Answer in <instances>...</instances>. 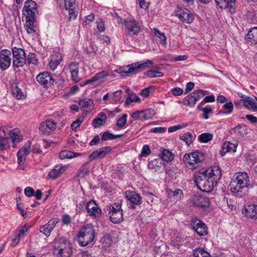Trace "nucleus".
I'll use <instances>...</instances> for the list:
<instances>
[{
  "label": "nucleus",
  "instance_id": "1",
  "mask_svg": "<svg viewBox=\"0 0 257 257\" xmlns=\"http://www.w3.org/2000/svg\"><path fill=\"white\" fill-rule=\"evenodd\" d=\"M221 176L220 167L214 166L196 175L195 181L199 189L209 193L213 190Z\"/></svg>",
  "mask_w": 257,
  "mask_h": 257
},
{
  "label": "nucleus",
  "instance_id": "2",
  "mask_svg": "<svg viewBox=\"0 0 257 257\" xmlns=\"http://www.w3.org/2000/svg\"><path fill=\"white\" fill-rule=\"evenodd\" d=\"M153 64L154 62L152 60H147L145 61H140L132 63L119 68L114 71L122 74V75L125 74L126 76H127L130 74H136L141 71L150 67Z\"/></svg>",
  "mask_w": 257,
  "mask_h": 257
},
{
  "label": "nucleus",
  "instance_id": "3",
  "mask_svg": "<svg viewBox=\"0 0 257 257\" xmlns=\"http://www.w3.org/2000/svg\"><path fill=\"white\" fill-rule=\"evenodd\" d=\"M95 235L94 227L92 224H87L82 227L78 232L77 240L81 246H85L92 242Z\"/></svg>",
  "mask_w": 257,
  "mask_h": 257
},
{
  "label": "nucleus",
  "instance_id": "4",
  "mask_svg": "<svg viewBox=\"0 0 257 257\" xmlns=\"http://www.w3.org/2000/svg\"><path fill=\"white\" fill-rule=\"evenodd\" d=\"M250 185L249 178L246 172L238 173L235 179L230 182V189L232 192L238 193L244 188H247Z\"/></svg>",
  "mask_w": 257,
  "mask_h": 257
},
{
  "label": "nucleus",
  "instance_id": "5",
  "mask_svg": "<svg viewBox=\"0 0 257 257\" xmlns=\"http://www.w3.org/2000/svg\"><path fill=\"white\" fill-rule=\"evenodd\" d=\"M54 253L57 257H70L72 253L71 244L64 238H57L54 241Z\"/></svg>",
  "mask_w": 257,
  "mask_h": 257
},
{
  "label": "nucleus",
  "instance_id": "6",
  "mask_svg": "<svg viewBox=\"0 0 257 257\" xmlns=\"http://www.w3.org/2000/svg\"><path fill=\"white\" fill-rule=\"evenodd\" d=\"M204 160V154L198 151L186 154L183 157L186 166L191 170L197 168Z\"/></svg>",
  "mask_w": 257,
  "mask_h": 257
},
{
  "label": "nucleus",
  "instance_id": "7",
  "mask_svg": "<svg viewBox=\"0 0 257 257\" xmlns=\"http://www.w3.org/2000/svg\"><path fill=\"white\" fill-rule=\"evenodd\" d=\"M123 24L125 26L126 33L123 36V40L125 44L130 43L129 38H133L134 36L138 35L141 31L140 24L134 19H125L123 21Z\"/></svg>",
  "mask_w": 257,
  "mask_h": 257
},
{
  "label": "nucleus",
  "instance_id": "8",
  "mask_svg": "<svg viewBox=\"0 0 257 257\" xmlns=\"http://www.w3.org/2000/svg\"><path fill=\"white\" fill-rule=\"evenodd\" d=\"M122 200H118L108 207V215L110 220L113 223L118 224L123 221V210L121 209Z\"/></svg>",
  "mask_w": 257,
  "mask_h": 257
},
{
  "label": "nucleus",
  "instance_id": "9",
  "mask_svg": "<svg viewBox=\"0 0 257 257\" xmlns=\"http://www.w3.org/2000/svg\"><path fill=\"white\" fill-rule=\"evenodd\" d=\"M12 52L13 66L17 68L23 66L27 62L24 50L15 47L12 48Z\"/></svg>",
  "mask_w": 257,
  "mask_h": 257
},
{
  "label": "nucleus",
  "instance_id": "10",
  "mask_svg": "<svg viewBox=\"0 0 257 257\" xmlns=\"http://www.w3.org/2000/svg\"><path fill=\"white\" fill-rule=\"evenodd\" d=\"M192 228L200 236H205L208 234L207 227L205 224L196 217H192L190 221Z\"/></svg>",
  "mask_w": 257,
  "mask_h": 257
},
{
  "label": "nucleus",
  "instance_id": "11",
  "mask_svg": "<svg viewBox=\"0 0 257 257\" xmlns=\"http://www.w3.org/2000/svg\"><path fill=\"white\" fill-rule=\"evenodd\" d=\"M23 9L26 18L33 19L35 18V14L37 12V4L32 0H27L25 3Z\"/></svg>",
  "mask_w": 257,
  "mask_h": 257
},
{
  "label": "nucleus",
  "instance_id": "12",
  "mask_svg": "<svg viewBox=\"0 0 257 257\" xmlns=\"http://www.w3.org/2000/svg\"><path fill=\"white\" fill-rule=\"evenodd\" d=\"M112 150V148L109 146L103 147L92 152L89 155L90 161L94 160H99L104 158Z\"/></svg>",
  "mask_w": 257,
  "mask_h": 257
},
{
  "label": "nucleus",
  "instance_id": "13",
  "mask_svg": "<svg viewBox=\"0 0 257 257\" xmlns=\"http://www.w3.org/2000/svg\"><path fill=\"white\" fill-rule=\"evenodd\" d=\"M11 51L4 49L0 51V68L3 70L7 69L11 65Z\"/></svg>",
  "mask_w": 257,
  "mask_h": 257
},
{
  "label": "nucleus",
  "instance_id": "14",
  "mask_svg": "<svg viewBox=\"0 0 257 257\" xmlns=\"http://www.w3.org/2000/svg\"><path fill=\"white\" fill-rule=\"evenodd\" d=\"M36 80L40 85L44 87H48L51 84H53L54 82V80L50 73L45 71L40 73L37 75Z\"/></svg>",
  "mask_w": 257,
  "mask_h": 257
},
{
  "label": "nucleus",
  "instance_id": "15",
  "mask_svg": "<svg viewBox=\"0 0 257 257\" xmlns=\"http://www.w3.org/2000/svg\"><path fill=\"white\" fill-rule=\"evenodd\" d=\"M125 196L126 199L132 203L130 206L132 209L136 208V205H140L142 202L141 196L135 191H126Z\"/></svg>",
  "mask_w": 257,
  "mask_h": 257
},
{
  "label": "nucleus",
  "instance_id": "16",
  "mask_svg": "<svg viewBox=\"0 0 257 257\" xmlns=\"http://www.w3.org/2000/svg\"><path fill=\"white\" fill-rule=\"evenodd\" d=\"M68 165L59 164L56 165L48 174L49 179H55L61 175L68 168Z\"/></svg>",
  "mask_w": 257,
  "mask_h": 257
},
{
  "label": "nucleus",
  "instance_id": "17",
  "mask_svg": "<svg viewBox=\"0 0 257 257\" xmlns=\"http://www.w3.org/2000/svg\"><path fill=\"white\" fill-rule=\"evenodd\" d=\"M220 9H225L231 13L235 12V0H215Z\"/></svg>",
  "mask_w": 257,
  "mask_h": 257
},
{
  "label": "nucleus",
  "instance_id": "18",
  "mask_svg": "<svg viewBox=\"0 0 257 257\" xmlns=\"http://www.w3.org/2000/svg\"><path fill=\"white\" fill-rule=\"evenodd\" d=\"M69 69L71 73L72 80L75 82H79L81 79V77L79 71V64L76 62L71 63L69 66Z\"/></svg>",
  "mask_w": 257,
  "mask_h": 257
},
{
  "label": "nucleus",
  "instance_id": "19",
  "mask_svg": "<svg viewBox=\"0 0 257 257\" xmlns=\"http://www.w3.org/2000/svg\"><path fill=\"white\" fill-rule=\"evenodd\" d=\"M176 16L182 22L189 24L191 23L194 19V15L187 9L181 10Z\"/></svg>",
  "mask_w": 257,
  "mask_h": 257
},
{
  "label": "nucleus",
  "instance_id": "20",
  "mask_svg": "<svg viewBox=\"0 0 257 257\" xmlns=\"http://www.w3.org/2000/svg\"><path fill=\"white\" fill-rule=\"evenodd\" d=\"M86 209L90 216L98 217L101 213V210L94 200H91L86 203Z\"/></svg>",
  "mask_w": 257,
  "mask_h": 257
},
{
  "label": "nucleus",
  "instance_id": "21",
  "mask_svg": "<svg viewBox=\"0 0 257 257\" xmlns=\"http://www.w3.org/2000/svg\"><path fill=\"white\" fill-rule=\"evenodd\" d=\"M79 105L84 112H89L94 108L93 100L91 99L85 98L81 99L79 101Z\"/></svg>",
  "mask_w": 257,
  "mask_h": 257
},
{
  "label": "nucleus",
  "instance_id": "22",
  "mask_svg": "<svg viewBox=\"0 0 257 257\" xmlns=\"http://www.w3.org/2000/svg\"><path fill=\"white\" fill-rule=\"evenodd\" d=\"M193 204L198 207L205 208L209 206V199L200 195H195L192 200Z\"/></svg>",
  "mask_w": 257,
  "mask_h": 257
},
{
  "label": "nucleus",
  "instance_id": "23",
  "mask_svg": "<svg viewBox=\"0 0 257 257\" xmlns=\"http://www.w3.org/2000/svg\"><path fill=\"white\" fill-rule=\"evenodd\" d=\"M56 127V124L55 121L52 119H48L41 123L39 129L44 133H49L55 130Z\"/></svg>",
  "mask_w": 257,
  "mask_h": 257
},
{
  "label": "nucleus",
  "instance_id": "24",
  "mask_svg": "<svg viewBox=\"0 0 257 257\" xmlns=\"http://www.w3.org/2000/svg\"><path fill=\"white\" fill-rule=\"evenodd\" d=\"M49 67L52 70H55L62 60V56L60 53H54L50 57Z\"/></svg>",
  "mask_w": 257,
  "mask_h": 257
},
{
  "label": "nucleus",
  "instance_id": "25",
  "mask_svg": "<svg viewBox=\"0 0 257 257\" xmlns=\"http://www.w3.org/2000/svg\"><path fill=\"white\" fill-rule=\"evenodd\" d=\"M30 153V145L25 146L17 153L18 163L23 165L25 161V157Z\"/></svg>",
  "mask_w": 257,
  "mask_h": 257
},
{
  "label": "nucleus",
  "instance_id": "26",
  "mask_svg": "<svg viewBox=\"0 0 257 257\" xmlns=\"http://www.w3.org/2000/svg\"><path fill=\"white\" fill-rule=\"evenodd\" d=\"M35 21V18H33V19L26 18L25 28L28 34L34 35V34L36 33V30H35V26L34 25Z\"/></svg>",
  "mask_w": 257,
  "mask_h": 257
},
{
  "label": "nucleus",
  "instance_id": "27",
  "mask_svg": "<svg viewBox=\"0 0 257 257\" xmlns=\"http://www.w3.org/2000/svg\"><path fill=\"white\" fill-rule=\"evenodd\" d=\"M106 119V116L105 113L101 112L97 115L96 118L93 120L92 125L95 128L98 127L105 123Z\"/></svg>",
  "mask_w": 257,
  "mask_h": 257
},
{
  "label": "nucleus",
  "instance_id": "28",
  "mask_svg": "<svg viewBox=\"0 0 257 257\" xmlns=\"http://www.w3.org/2000/svg\"><path fill=\"white\" fill-rule=\"evenodd\" d=\"M237 145L236 144L230 143L228 142H225L222 146L221 154L222 155L227 153H233L236 152Z\"/></svg>",
  "mask_w": 257,
  "mask_h": 257
},
{
  "label": "nucleus",
  "instance_id": "29",
  "mask_svg": "<svg viewBox=\"0 0 257 257\" xmlns=\"http://www.w3.org/2000/svg\"><path fill=\"white\" fill-rule=\"evenodd\" d=\"M108 74L104 71H102L99 73L96 74L91 79H88L85 81L84 83L82 85L83 86L91 84L93 82L100 80L104 78L107 76Z\"/></svg>",
  "mask_w": 257,
  "mask_h": 257
},
{
  "label": "nucleus",
  "instance_id": "30",
  "mask_svg": "<svg viewBox=\"0 0 257 257\" xmlns=\"http://www.w3.org/2000/svg\"><path fill=\"white\" fill-rule=\"evenodd\" d=\"M246 40L252 44H257V27H254L250 30L246 36Z\"/></svg>",
  "mask_w": 257,
  "mask_h": 257
},
{
  "label": "nucleus",
  "instance_id": "31",
  "mask_svg": "<svg viewBox=\"0 0 257 257\" xmlns=\"http://www.w3.org/2000/svg\"><path fill=\"white\" fill-rule=\"evenodd\" d=\"M13 95L17 99H24L25 96L22 90L18 87L17 84H13L12 86Z\"/></svg>",
  "mask_w": 257,
  "mask_h": 257
},
{
  "label": "nucleus",
  "instance_id": "32",
  "mask_svg": "<svg viewBox=\"0 0 257 257\" xmlns=\"http://www.w3.org/2000/svg\"><path fill=\"white\" fill-rule=\"evenodd\" d=\"M232 132L237 136L242 137L246 135L247 130L246 126L244 124H239L232 128Z\"/></svg>",
  "mask_w": 257,
  "mask_h": 257
},
{
  "label": "nucleus",
  "instance_id": "33",
  "mask_svg": "<svg viewBox=\"0 0 257 257\" xmlns=\"http://www.w3.org/2000/svg\"><path fill=\"white\" fill-rule=\"evenodd\" d=\"M243 105L249 109L257 111V103L250 96L245 98Z\"/></svg>",
  "mask_w": 257,
  "mask_h": 257
},
{
  "label": "nucleus",
  "instance_id": "34",
  "mask_svg": "<svg viewBox=\"0 0 257 257\" xmlns=\"http://www.w3.org/2000/svg\"><path fill=\"white\" fill-rule=\"evenodd\" d=\"M126 92L128 93V96L125 101V104H129L133 102H139L140 101V98L129 88L126 89Z\"/></svg>",
  "mask_w": 257,
  "mask_h": 257
},
{
  "label": "nucleus",
  "instance_id": "35",
  "mask_svg": "<svg viewBox=\"0 0 257 257\" xmlns=\"http://www.w3.org/2000/svg\"><path fill=\"white\" fill-rule=\"evenodd\" d=\"M160 157L162 160L166 162H170L173 159V156L172 153L166 149L162 150L160 154Z\"/></svg>",
  "mask_w": 257,
  "mask_h": 257
},
{
  "label": "nucleus",
  "instance_id": "36",
  "mask_svg": "<svg viewBox=\"0 0 257 257\" xmlns=\"http://www.w3.org/2000/svg\"><path fill=\"white\" fill-rule=\"evenodd\" d=\"M255 209L256 207H254V204L248 205L247 207L245 208L246 216L251 218H256V215L255 214Z\"/></svg>",
  "mask_w": 257,
  "mask_h": 257
},
{
  "label": "nucleus",
  "instance_id": "37",
  "mask_svg": "<svg viewBox=\"0 0 257 257\" xmlns=\"http://www.w3.org/2000/svg\"><path fill=\"white\" fill-rule=\"evenodd\" d=\"M196 103V101L192 93L184 98V104L185 105L189 107H193Z\"/></svg>",
  "mask_w": 257,
  "mask_h": 257
},
{
  "label": "nucleus",
  "instance_id": "38",
  "mask_svg": "<svg viewBox=\"0 0 257 257\" xmlns=\"http://www.w3.org/2000/svg\"><path fill=\"white\" fill-rule=\"evenodd\" d=\"M193 255L194 257H211L207 251L200 247L193 250Z\"/></svg>",
  "mask_w": 257,
  "mask_h": 257
},
{
  "label": "nucleus",
  "instance_id": "39",
  "mask_svg": "<svg viewBox=\"0 0 257 257\" xmlns=\"http://www.w3.org/2000/svg\"><path fill=\"white\" fill-rule=\"evenodd\" d=\"M79 154L67 150H63L60 153L59 157L61 159H71L78 156Z\"/></svg>",
  "mask_w": 257,
  "mask_h": 257
},
{
  "label": "nucleus",
  "instance_id": "40",
  "mask_svg": "<svg viewBox=\"0 0 257 257\" xmlns=\"http://www.w3.org/2000/svg\"><path fill=\"white\" fill-rule=\"evenodd\" d=\"M213 139V135L210 133H203L198 137V141L201 143H207Z\"/></svg>",
  "mask_w": 257,
  "mask_h": 257
},
{
  "label": "nucleus",
  "instance_id": "41",
  "mask_svg": "<svg viewBox=\"0 0 257 257\" xmlns=\"http://www.w3.org/2000/svg\"><path fill=\"white\" fill-rule=\"evenodd\" d=\"M10 147V142L8 138L0 136V151L6 150Z\"/></svg>",
  "mask_w": 257,
  "mask_h": 257
},
{
  "label": "nucleus",
  "instance_id": "42",
  "mask_svg": "<svg viewBox=\"0 0 257 257\" xmlns=\"http://www.w3.org/2000/svg\"><path fill=\"white\" fill-rule=\"evenodd\" d=\"M122 90H118L114 92L113 94V97L110 98L111 103H116L121 101Z\"/></svg>",
  "mask_w": 257,
  "mask_h": 257
},
{
  "label": "nucleus",
  "instance_id": "43",
  "mask_svg": "<svg viewBox=\"0 0 257 257\" xmlns=\"http://www.w3.org/2000/svg\"><path fill=\"white\" fill-rule=\"evenodd\" d=\"M16 131L14 130H11L9 133L13 143H19L23 139V137L19 135Z\"/></svg>",
  "mask_w": 257,
  "mask_h": 257
},
{
  "label": "nucleus",
  "instance_id": "44",
  "mask_svg": "<svg viewBox=\"0 0 257 257\" xmlns=\"http://www.w3.org/2000/svg\"><path fill=\"white\" fill-rule=\"evenodd\" d=\"M121 136L122 135H121L115 136L111 133H108V132H105L103 133L101 136V140L102 141L112 140L116 138H120Z\"/></svg>",
  "mask_w": 257,
  "mask_h": 257
},
{
  "label": "nucleus",
  "instance_id": "45",
  "mask_svg": "<svg viewBox=\"0 0 257 257\" xmlns=\"http://www.w3.org/2000/svg\"><path fill=\"white\" fill-rule=\"evenodd\" d=\"M145 120L151 119L156 114V111L152 108L147 109L143 110Z\"/></svg>",
  "mask_w": 257,
  "mask_h": 257
},
{
  "label": "nucleus",
  "instance_id": "46",
  "mask_svg": "<svg viewBox=\"0 0 257 257\" xmlns=\"http://www.w3.org/2000/svg\"><path fill=\"white\" fill-rule=\"evenodd\" d=\"M94 18L93 14L85 16L82 21L83 26L86 28L89 27L90 23L94 21Z\"/></svg>",
  "mask_w": 257,
  "mask_h": 257
},
{
  "label": "nucleus",
  "instance_id": "47",
  "mask_svg": "<svg viewBox=\"0 0 257 257\" xmlns=\"http://www.w3.org/2000/svg\"><path fill=\"white\" fill-rule=\"evenodd\" d=\"M222 107L225 108V109H226V111L223 112V111H220L218 113L219 114H224H224H228L231 113L232 112L233 109V103L231 101L227 102L223 105Z\"/></svg>",
  "mask_w": 257,
  "mask_h": 257
},
{
  "label": "nucleus",
  "instance_id": "48",
  "mask_svg": "<svg viewBox=\"0 0 257 257\" xmlns=\"http://www.w3.org/2000/svg\"><path fill=\"white\" fill-rule=\"evenodd\" d=\"M52 230V229L47 224L40 226L39 228L40 232L47 237L50 235Z\"/></svg>",
  "mask_w": 257,
  "mask_h": 257
},
{
  "label": "nucleus",
  "instance_id": "49",
  "mask_svg": "<svg viewBox=\"0 0 257 257\" xmlns=\"http://www.w3.org/2000/svg\"><path fill=\"white\" fill-rule=\"evenodd\" d=\"M145 74L148 77L153 78L163 76L164 74L159 71L150 70L145 72Z\"/></svg>",
  "mask_w": 257,
  "mask_h": 257
},
{
  "label": "nucleus",
  "instance_id": "50",
  "mask_svg": "<svg viewBox=\"0 0 257 257\" xmlns=\"http://www.w3.org/2000/svg\"><path fill=\"white\" fill-rule=\"evenodd\" d=\"M193 97L197 101L207 94V91L202 89H198L192 92Z\"/></svg>",
  "mask_w": 257,
  "mask_h": 257
},
{
  "label": "nucleus",
  "instance_id": "51",
  "mask_svg": "<svg viewBox=\"0 0 257 257\" xmlns=\"http://www.w3.org/2000/svg\"><path fill=\"white\" fill-rule=\"evenodd\" d=\"M180 139L185 141L186 144L188 146H189L193 142V136L191 133H187L183 135V136L180 137Z\"/></svg>",
  "mask_w": 257,
  "mask_h": 257
},
{
  "label": "nucleus",
  "instance_id": "52",
  "mask_svg": "<svg viewBox=\"0 0 257 257\" xmlns=\"http://www.w3.org/2000/svg\"><path fill=\"white\" fill-rule=\"evenodd\" d=\"M131 117L134 120H145L144 114L143 113V110H137L131 114Z\"/></svg>",
  "mask_w": 257,
  "mask_h": 257
},
{
  "label": "nucleus",
  "instance_id": "53",
  "mask_svg": "<svg viewBox=\"0 0 257 257\" xmlns=\"http://www.w3.org/2000/svg\"><path fill=\"white\" fill-rule=\"evenodd\" d=\"M154 33L156 36L160 39L162 44L165 45L166 44V37L164 33H161L157 29H154Z\"/></svg>",
  "mask_w": 257,
  "mask_h": 257
},
{
  "label": "nucleus",
  "instance_id": "54",
  "mask_svg": "<svg viewBox=\"0 0 257 257\" xmlns=\"http://www.w3.org/2000/svg\"><path fill=\"white\" fill-rule=\"evenodd\" d=\"M245 158L248 163L254 164L257 161V156L252 153L246 154Z\"/></svg>",
  "mask_w": 257,
  "mask_h": 257
},
{
  "label": "nucleus",
  "instance_id": "55",
  "mask_svg": "<svg viewBox=\"0 0 257 257\" xmlns=\"http://www.w3.org/2000/svg\"><path fill=\"white\" fill-rule=\"evenodd\" d=\"M126 118L127 115L126 114H123L122 116L117 120L116 125L120 127H123L126 123Z\"/></svg>",
  "mask_w": 257,
  "mask_h": 257
},
{
  "label": "nucleus",
  "instance_id": "56",
  "mask_svg": "<svg viewBox=\"0 0 257 257\" xmlns=\"http://www.w3.org/2000/svg\"><path fill=\"white\" fill-rule=\"evenodd\" d=\"M97 25V28L99 32H102L105 31V24L104 22L100 19H98L96 22Z\"/></svg>",
  "mask_w": 257,
  "mask_h": 257
},
{
  "label": "nucleus",
  "instance_id": "57",
  "mask_svg": "<svg viewBox=\"0 0 257 257\" xmlns=\"http://www.w3.org/2000/svg\"><path fill=\"white\" fill-rule=\"evenodd\" d=\"M151 154V150L148 145H145L143 146L142 152L141 156L147 157Z\"/></svg>",
  "mask_w": 257,
  "mask_h": 257
},
{
  "label": "nucleus",
  "instance_id": "58",
  "mask_svg": "<svg viewBox=\"0 0 257 257\" xmlns=\"http://www.w3.org/2000/svg\"><path fill=\"white\" fill-rule=\"evenodd\" d=\"M144 194L146 197V199L148 203H151L154 202L155 195L149 191L145 192Z\"/></svg>",
  "mask_w": 257,
  "mask_h": 257
},
{
  "label": "nucleus",
  "instance_id": "59",
  "mask_svg": "<svg viewBox=\"0 0 257 257\" xmlns=\"http://www.w3.org/2000/svg\"><path fill=\"white\" fill-rule=\"evenodd\" d=\"M26 60L29 64H36L37 61L36 58L35 54L34 53H31L28 55L27 56V58H26Z\"/></svg>",
  "mask_w": 257,
  "mask_h": 257
},
{
  "label": "nucleus",
  "instance_id": "60",
  "mask_svg": "<svg viewBox=\"0 0 257 257\" xmlns=\"http://www.w3.org/2000/svg\"><path fill=\"white\" fill-rule=\"evenodd\" d=\"M75 0H65V7L66 10L74 8Z\"/></svg>",
  "mask_w": 257,
  "mask_h": 257
},
{
  "label": "nucleus",
  "instance_id": "61",
  "mask_svg": "<svg viewBox=\"0 0 257 257\" xmlns=\"http://www.w3.org/2000/svg\"><path fill=\"white\" fill-rule=\"evenodd\" d=\"M215 101V97L213 95L206 96L200 103V105L203 104L205 102H212Z\"/></svg>",
  "mask_w": 257,
  "mask_h": 257
},
{
  "label": "nucleus",
  "instance_id": "62",
  "mask_svg": "<svg viewBox=\"0 0 257 257\" xmlns=\"http://www.w3.org/2000/svg\"><path fill=\"white\" fill-rule=\"evenodd\" d=\"M202 111L203 112L204 118L205 119H207L209 118L208 114L212 111V109L210 106H207L203 108Z\"/></svg>",
  "mask_w": 257,
  "mask_h": 257
},
{
  "label": "nucleus",
  "instance_id": "63",
  "mask_svg": "<svg viewBox=\"0 0 257 257\" xmlns=\"http://www.w3.org/2000/svg\"><path fill=\"white\" fill-rule=\"evenodd\" d=\"M24 193L27 197H31L34 195L35 191L32 188L27 187L24 190Z\"/></svg>",
  "mask_w": 257,
  "mask_h": 257
},
{
  "label": "nucleus",
  "instance_id": "64",
  "mask_svg": "<svg viewBox=\"0 0 257 257\" xmlns=\"http://www.w3.org/2000/svg\"><path fill=\"white\" fill-rule=\"evenodd\" d=\"M58 222L59 221L58 218H52L49 221L47 224L53 230L56 224L58 223Z\"/></svg>",
  "mask_w": 257,
  "mask_h": 257
}]
</instances>
